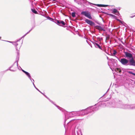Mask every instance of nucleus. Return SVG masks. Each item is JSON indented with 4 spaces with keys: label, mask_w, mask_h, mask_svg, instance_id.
I'll use <instances>...</instances> for the list:
<instances>
[{
    "label": "nucleus",
    "mask_w": 135,
    "mask_h": 135,
    "mask_svg": "<svg viewBox=\"0 0 135 135\" xmlns=\"http://www.w3.org/2000/svg\"><path fill=\"white\" fill-rule=\"evenodd\" d=\"M80 133H81V135H83L81 131L80 130Z\"/></svg>",
    "instance_id": "58836bf2"
},
{
    "label": "nucleus",
    "mask_w": 135,
    "mask_h": 135,
    "mask_svg": "<svg viewBox=\"0 0 135 135\" xmlns=\"http://www.w3.org/2000/svg\"><path fill=\"white\" fill-rule=\"evenodd\" d=\"M33 80V86H34V87L39 92H40V91L39 90V89H38L37 88H36V86H35L34 84V80L33 79H32Z\"/></svg>",
    "instance_id": "5701e85b"
},
{
    "label": "nucleus",
    "mask_w": 135,
    "mask_h": 135,
    "mask_svg": "<svg viewBox=\"0 0 135 135\" xmlns=\"http://www.w3.org/2000/svg\"><path fill=\"white\" fill-rule=\"evenodd\" d=\"M45 97L47 99H48L51 103L52 104H54L56 107L58 108V109L60 110H61V109L62 108L61 107H60L59 106L57 105L56 104H54V103L51 100H50V99L48 97L46 96V97Z\"/></svg>",
    "instance_id": "4468645a"
},
{
    "label": "nucleus",
    "mask_w": 135,
    "mask_h": 135,
    "mask_svg": "<svg viewBox=\"0 0 135 135\" xmlns=\"http://www.w3.org/2000/svg\"><path fill=\"white\" fill-rule=\"evenodd\" d=\"M111 102H99L97 104H95V105L93 106L94 107H98L99 109L100 107H105L106 106L111 107Z\"/></svg>",
    "instance_id": "39448f33"
},
{
    "label": "nucleus",
    "mask_w": 135,
    "mask_h": 135,
    "mask_svg": "<svg viewBox=\"0 0 135 135\" xmlns=\"http://www.w3.org/2000/svg\"><path fill=\"white\" fill-rule=\"evenodd\" d=\"M6 41L8 42H9L11 43H12V44L13 43V42H11V41Z\"/></svg>",
    "instance_id": "72a5a7b5"
},
{
    "label": "nucleus",
    "mask_w": 135,
    "mask_h": 135,
    "mask_svg": "<svg viewBox=\"0 0 135 135\" xmlns=\"http://www.w3.org/2000/svg\"><path fill=\"white\" fill-rule=\"evenodd\" d=\"M75 12H73L72 13L71 16L73 17H75Z\"/></svg>",
    "instance_id": "393cba45"
},
{
    "label": "nucleus",
    "mask_w": 135,
    "mask_h": 135,
    "mask_svg": "<svg viewBox=\"0 0 135 135\" xmlns=\"http://www.w3.org/2000/svg\"><path fill=\"white\" fill-rule=\"evenodd\" d=\"M112 11L114 14L117 13L116 15H118V14H119V12L116 9H113Z\"/></svg>",
    "instance_id": "412c9836"
},
{
    "label": "nucleus",
    "mask_w": 135,
    "mask_h": 135,
    "mask_svg": "<svg viewBox=\"0 0 135 135\" xmlns=\"http://www.w3.org/2000/svg\"><path fill=\"white\" fill-rule=\"evenodd\" d=\"M124 54L125 55V57L126 58H127L129 59H132L133 60V61L134 62L133 63L135 64V60L133 57V55L132 54L127 52H124Z\"/></svg>",
    "instance_id": "6e6552de"
},
{
    "label": "nucleus",
    "mask_w": 135,
    "mask_h": 135,
    "mask_svg": "<svg viewBox=\"0 0 135 135\" xmlns=\"http://www.w3.org/2000/svg\"><path fill=\"white\" fill-rule=\"evenodd\" d=\"M101 40H102V38H101Z\"/></svg>",
    "instance_id": "a18cd8bd"
},
{
    "label": "nucleus",
    "mask_w": 135,
    "mask_h": 135,
    "mask_svg": "<svg viewBox=\"0 0 135 135\" xmlns=\"http://www.w3.org/2000/svg\"><path fill=\"white\" fill-rule=\"evenodd\" d=\"M81 15L84 16L90 19H92L90 13L87 11H82L81 13Z\"/></svg>",
    "instance_id": "0eeeda50"
},
{
    "label": "nucleus",
    "mask_w": 135,
    "mask_h": 135,
    "mask_svg": "<svg viewBox=\"0 0 135 135\" xmlns=\"http://www.w3.org/2000/svg\"><path fill=\"white\" fill-rule=\"evenodd\" d=\"M135 104L128 105L123 104L121 102L119 101L118 102H115L113 101L111 102V107L114 108H119L123 109H134Z\"/></svg>",
    "instance_id": "f257e3e1"
},
{
    "label": "nucleus",
    "mask_w": 135,
    "mask_h": 135,
    "mask_svg": "<svg viewBox=\"0 0 135 135\" xmlns=\"http://www.w3.org/2000/svg\"><path fill=\"white\" fill-rule=\"evenodd\" d=\"M95 27H97V29L99 30L105 31L104 29L100 26L97 25Z\"/></svg>",
    "instance_id": "a211bd4d"
},
{
    "label": "nucleus",
    "mask_w": 135,
    "mask_h": 135,
    "mask_svg": "<svg viewBox=\"0 0 135 135\" xmlns=\"http://www.w3.org/2000/svg\"><path fill=\"white\" fill-rule=\"evenodd\" d=\"M45 97L47 99H48L51 103L52 104H54L56 107L58 108V109L60 110H61V109L62 108L61 107H60L59 106L57 105L56 104H54V103L51 100H50V99L48 97L46 96V97Z\"/></svg>",
    "instance_id": "ddd939ff"
},
{
    "label": "nucleus",
    "mask_w": 135,
    "mask_h": 135,
    "mask_svg": "<svg viewBox=\"0 0 135 135\" xmlns=\"http://www.w3.org/2000/svg\"><path fill=\"white\" fill-rule=\"evenodd\" d=\"M64 114L65 115V128L66 127L70 128L71 127V125L73 124L74 123L73 122L72 120L70 121L67 123V125L65 127V126L66 120L67 119L69 118L70 117H73L75 116H78L77 111L72 112H66Z\"/></svg>",
    "instance_id": "f03ea898"
},
{
    "label": "nucleus",
    "mask_w": 135,
    "mask_h": 135,
    "mask_svg": "<svg viewBox=\"0 0 135 135\" xmlns=\"http://www.w3.org/2000/svg\"><path fill=\"white\" fill-rule=\"evenodd\" d=\"M135 16V15L134 16H131V18H133V17H134Z\"/></svg>",
    "instance_id": "473e14b6"
},
{
    "label": "nucleus",
    "mask_w": 135,
    "mask_h": 135,
    "mask_svg": "<svg viewBox=\"0 0 135 135\" xmlns=\"http://www.w3.org/2000/svg\"><path fill=\"white\" fill-rule=\"evenodd\" d=\"M76 132H77L78 135H79V133L78 132V131H77V130L76 131Z\"/></svg>",
    "instance_id": "c9c22d12"
},
{
    "label": "nucleus",
    "mask_w": 135,
    "mask_h": 135,
    "mask_svg": "<svg viewBox=\"0 0 135 135\" xmlns=\"http://www.w3.org/2000/svg\"><path fill=\"white\" fill-rule=\"evenodd\" d=\"M127 72L129 74H130L129 76H133L132 77L133 78H135V73H134L131 71H127Z\"/></svg>",
    "instance_id": "f3484780"
},
{
    "label": "nucleus",
    "mask_w": 135,
    "mask_h": 135,
    "mask_svg": "<svg viewBox=\"0 0 135 135\" xmlns=\"http://www.w3.org/2000/svg\"><path fill=\"white\" fill-rule=\"evenodd\" d=\"M80 130V129H78V131Z\"/></svg>",
    "instance_id": "8fccbe9b"
},
{
    "label": "nucleus",
    "mask_w": 135,
    "mask_h": 135,
    "mask_svg": "<svg viewBox=\"0 0 135 135\" xmlns=\"http://www.w3.org/2000/svg\"><path fill=\"white\" fill-rule=\"evenodd\" d=\"M17 65L18 66V62H17V63H16Z\"/></svg>",
    "instance_id": "ea45409f"
},
{
    "label": "nucleus",
    "mask_w": 135,
    "mask_h": 135,
    "mask_svg": "<svg viewBox=\"0 0 135 135\" xmlns=\"http://www.w3.org/2000/svg\"><path fill=\"white\" fill-rule=\"evenodd\" d=\"M47 18L48 19H49V20H51V21H52V20H54V19H53V18H50V17H47Z\"/></svg>",
    "instance_id": "cd10ccee"
},
{
    "label": "nucleus",
    "mask_w": 135,
    "mask_h": 135,
    "mask_svg": "<svg viewBox=\"0 0 135 135\" xmlns=\"http://www.w3.org/2000/svg\"><path fill=\"white\" fill-rule=\"evenodd\" d=\"M109 90V89H108L107 90V91Z\"/></svg>",
    "instance_id": "de8ad7c7"
},
{
    "label": "nucleus",
    "mask_w": 135,
    "mask_h": 135,
    "mask_svg": "<svg viewBox=\"0 0 135 135\" xmlns=\"http://www.w3.org/2000/svg\"><path fill=\"white\" fill-rule=\"evenodd\" d=\"M83 0L84 2H87V1L86 0Z\"/></svg>",
    "instance_id": "f704fd0d"
},
{
    "label": "nucleus",
    "mask_w": 135,
    "mask_h": 135,
    "mask_svg": "<svg viewBox=\"0 0 135 135\" xmlns=\"http://www.w3.org/2000/svg\"><path fill=\"white\" fill-rule=\"evenodd\" d=\"M21 39V38L18 39L17 41L15 42H13L12 44L16 46V49L17 50V53L18 55H19V50H18V48L20 49L21 46V45H19V44L17 43V42L20 41Z\"/></svg>",
    "instance_id": "423d86ee"
},
{
    "label": "nucleus",
    "mask_w": 135,
    "mask_h": 135,
    "mask_svg": "<svg viewBox=\"0 0 135 135\" xmlns=\"http://www.w3.org/2000/svg\"><path fill=\"white\" fill-rule=\"evenodd\" d=\"M30 32L29 31H28V32H27L26 34V35H27V34L28 33Z\"/></svg>",
    "instance_id": "e433bc0d"
},
{
    "label": "nucleus",
    "mask_w": 135,
    "mask_h": 135,
    "mask_svg": "<svg viewBox=\"0 0 135 135\" xmlns=\"http://www.w3.org/2000/svg\"><path fill=\"white\" fill-rule=\"evenodd\" d=\"M35 26H33L32 27V28H32V29H33L35 28Z\"/></svg>",
    "instance_id": "2f4dec72"
},
{
    "label": "nucleus",
    "mask_w": 135,
    "mask_h": 135,
    "mask_svg": "<svg viewBox=\"0 0 135 135\" xmlns=\"http://www.w3.org/2000/svg\"><path fill=\"white\" fill-rule=\"evenodd\" d=\"M98 107H94L93 106L90 107L86 109L83 110L81 111H77L78 116L84 115L89 113H93L98 110Z\"/></svg>",
    "instance_id": "7ed1b4c3"
},
{
    "label": "nucleus",
    "mask_w": 135,
    "mask_h": 135,
    "mask_svg": "<svg viewBox=\"0 0 135 135\" xmlns=\"http://www.w3.org/2000/svg\"><path fill=\"white\" fill-rule=\"evenodd\" d=\"M76 129V127H75V130Z\"/></svg>",
    "instance_id": "37998d69"
},
{
    "label": "nucleus",
    "mask_w": 135,
    "mask_h": 135,
    "mask_svg": "<svg viewBox=\"0 0 135 135\" xmlns=\"http://www.w3.org/2000/svg\"><path fill=\"white\" fill-rule=\"evenodd\" d=\"M45 97L47 99H48L51 103L52 104H54L56 107L58 108V109L60 110H61V109L62 108L61 107H60L59 106L57 105L56 104H54V103L51 100H50V99L48 97L46 96V97Z\"/></svg>",
    "instance_id": "f8f14e48"
},
{
    "label": "nucleus",
    "mask_w": 135,
    "mask_h": 135,
    "mask_svg": "<svg viewBox=\"0 0 135 135\" xmlns=\"http://www.w3.org/2000/svg\"><path fill=\"white\" fill-rule=\"evenodd\" d=\"M117 20L118 21H119L120 22H121V21L120 20H119V19H117Z\"/></svg>",
    "instance_id": "4c0bfd02"
},
{
    "label": "nucleus",
    "mask_w": 135,
    "mask_h": 135,
    "mask_svg": "<svg viewBox=\"0 0 135 135\" xmlns=\"http://www.w3.org/2000/svg\"><path fill=\"white\" fill-rule=\"evenodd\" d=\"M26 35V34H25V35H24L21 38H23Z\"/></svg>",
    "instance_id": "7c9ffc66"
},
{
    "label": "nucleus",
    "mask_w": 135,
    "mask_h": 135,
    "mask_svg": "<svg viewBox=\"0 0 135 135\" xmlns=\"http://www.w3.org/2000/svg\"><path fill=\"white\" fill-rule=\"evenodd\" d=\"M108 15L113 18H114L115 17V16L109 13L108 14Z\"/></svg>",
    "instance_id": "a878e982"
},
{
    "label": "nucleus",
    "mask_w": 135,
    "mask_h": 135,
    "mask_svg": "<svg viewBox=\"0 0 135 135\" xmlns=\"http://www.w3.org/2000/svg\"><path fill=\"white\" fill-rule=\"evenodd\" d=\"M117 52L116 50H114L113 51V54L112 56H115L116 54H117Z\"/></svg>",
    "instance_id": "b1692460"
},
{
    "label": "nucleus",
    "mask_w": 135,
    "mask_h": 135,
    "mask_svg": "<svg viewBox=\"0 0 135 135\" xmlns=\"http://www.w3.org/2000/svg\"><path fill=\"white\" fill-rule=\"evenodd\" d=\"M107 59H108V57H107Z\"/></svg>",
    "instance_id": "49530a36"
},
{
    "label": "nucleus",
    "mask_w": 135,
    "mask_h": 135,
    "mask_svg": "<svg viewBox=\"0 0 135 135\" xmlns=\"http://www.w3.org/2000/svg\"><path fill=\"white\" fill-rule=\"evenodd\" d=\"M109 36H108L106 37V39H109Z\"/></svg>",
    "instance_id": "c756f323"
},
{
    "label": "nucleus",
    "mask_w": 135,
    "mask_h": 135,
    "mask_svg": "<svg viewBox=\"0 0 135 135\" xmlns=\"http://www.w3.org/2000/svg\"><path fill=\"white\" fill-rule=\"evenodd\" d=\"M55 22L58 25L61 26H63V25H65L66 24L64 21L57 20H55Z\"/></svg>",
    "instance_id": "1a4fd4ad"
},
{
    "label": "nucleus",
    "mask_w": 135,
    "mask_h": 135,
    "mask_svg": "<svg viewBox=\"0 0 135 135\" xmlns=\"http://www.w3.org/2000/svg\"><path fill=\"white\" fill-rule=\"evenodd\" d=\"M32 29L31 28L29 31L30 32Z\"/></svg>",
    "instance_id": "79ce46f5"
},
{
    "label": "nucleus",
    "mask_w": 135,
    "mask_h": 135,
    "mask_svg": "<svg viewBox=\"0 0 135 135\" xmlns=\"http://www.w3.org/2000/svg\"><path fill=\"white\" fill-rule=\"evenodd\" d=\"M1 37H0V39L1 38Z\"/></svg>",
    "instance_id": "09e8293b"
},
{
    "label": "nucleus",
    "mask_w": 135,
    "mask_h": 135,
    "mask_svg": "<svg viewBox=\"0 0 135 135\" xmlns=\"http://www.w3.org/2000/svg\"><path fill=\"white\" fill-rule=\"evenodd\" d=\"M114 69L115 71L117 73L120 74L122 72V70L120 68H116Z\"/></svg>",
    "instance_id": "6ab92c4d"
},
{
    "label": "nucleus",
    "mask_w": 135,
    "mask_h": 135,
    "mask_svg": "<svg viewBox=\"0 0 135 135\" xmlns=\"http://www.w3.org/2000/svg\"><path fill=\"white\" fill-rule=\"evenodd\" d=\"M109 60L110 61L113 62H115V60L113 59H110Z\"/></svg>",
    "instance_id": "bb28decb"
},
{
    "label": "nucleus",
    "mask_w": 135,
    "mask_h": 135,
    "mask_svg": "<svg viewBox=\"0 0 135 135\" xmlns=\"http://www.w3.org/2000/svg\"><path fill=\"white\" fill-rule=\"evenodd\" d=\"M31 11L33 13L35 14H37V11L35 9H32Z\"/></svg>",
    "instance_id": "4be33fe9"
},
{
    "label": "nucleus",
    "mask_w": 135,
    "mask_h": 135,
    "mask_svg": "<svg viewBox=\"0 0 135 135\" xmlns=\"http://www.w3.org/2000/svg\"><path fill=\"white\" fill-rule=\"evenodd\" d=\"M88 2L90 4H92L93 5H94L96 6H97L98 7H107L108 6V5H104V4H93L92 3H91L89 2Z\"/></svg>",
    "instance_id": "2eb2a0df"
},
{
    "label": "nucleus",
    "mask_w": 135,
    "mask_h": 135,
    "mask_svg": "<svg viewBox=\"0 0 135 135\" xmlns=\"http://www.w3.org/2000/svg\"><path fill=\"white\" fill-rule=\"evenodd\" d=\"M20 68H21V69L22 70V71L24 73H25L26 75L28 77V78L30 79V80L31 81V82L33 83V81H32V80H33L31 78V77L30 75V74L28 72L25 71L24 70H23L21 69V68L20 67Z\"/></svg>",
    "instance_id": "9d476101"
},
{
    "label": "nucleus",
    "mask_w": 135,
    "mask_h": 135,
    "mask_svg": "<svg viewBox=\"0 0 135 135\" xmlns=\"http://www.w3.org/2000/svg\"><path fill=\"white\" fill-rule=\"evenodd\" d=\"M16 63V62H14V63L13 64V65H12L8 69H7V70H6V71H7L8 70H10L11 71H16V70H12V69H10Z\"/></svg>",
    "instance_id": "aec40b11"
},
{
    "label": "nucleus",
    "mask_w": 135,
    "mask_h": 135,
    "mask_svg": "<svg viewBox=\"0 0 135 135\" xmlns=\"http://www.w3.org/2000/svg\"><path fill=\"white\" fill-rule=\"evenodd\" d=\"M85 21L90 26H94L95 25V23L94 22L92 21H91L87 19L85 20Z\"/></svg>",
    "instance_id": "9b49d317"
},
{
    "label": "nucleus",
    "mask_w": 135,
    "mask_h": 135,
    "mask_svg": "<svg viewBox=\"0 0 135 135\" xmlns=\"http://www.w3.org/2000/svg\"><path fill=\"white\" fill-rule=\"evenodd\" d=\"M92 42L96 48H99L100 49L102 50V48L98 44L95 42Z\"/></svg>",
    "instance_id": "dca6fc26"
},
{
    "label": "nucleus",
    "mask_w": 135,
    "mask_h": 135,
    "mask_svg": "<svg viewBox=\"0 0 135 135\" xmlns=\"http://www.w3.org/2000/svg\"><path fill=\"white\" fill-rule=\"evenodd\" d=\"M101 40H102V38H101Z\"/></svg>",
    "instance_id": "c03bdc74"
},
{
    "label": "nucleus",
    "mask_w": 135,
    "mask_h": 135,
    "mask_svg": "<svg viewBox=\"0 0 135 135\" xmlns=\"http://www.w3.org/2000/svg\"><path fill=\"white\" fill-rule=\"evenodd\" d=\"M32 29L31 28L29 31L30 32Z\"/></svg>",
    "instance_id": "a19ab883"
},
{
    "label": "nucleus",
    "mask_w": 135,
    "mask_h": 135,
    "mask_svg": "<svg viewBox=\"0 0 135 135\" xmlns=\"http://www.w3.org/2000/svg\"><path fill=\"white\" fill-rule=\"evenodd\" d=\"M45 97H46V95H45V94H43V93H42V92H41V91L40 92Z\"/></svg>",
    "instance_id": "c85d7f7f"
},
{
    "label": "nucleus",
    "mask_w": 135,
    "mask_h": 135,
    "mask_svg": "<svg viewBox=\"0 0 135 135\" xmlns=\"http://www.w3.org/2000/svg\"><path fill=\"white\" fill-rule=\"evenodd\" d=\"M115 57L123 65L135 66V64L133 63L134 62L133 61L132 59L128 60L125 58H123L120 60L117 57Z\"/></svg>",
    "instance_id": "20e7f679"
}]
</instances>
